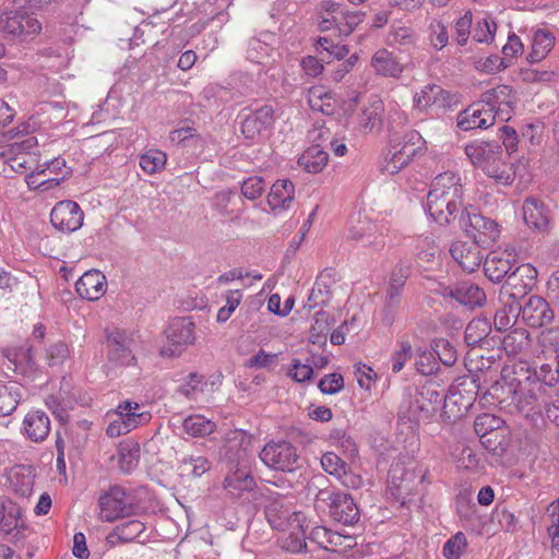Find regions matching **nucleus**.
<instances>
[{"label": "nucleus", "mask_w": 559, "mask_h": 559, "mask_svg": "<svg viewBox=\"0 0 559 559\" xmlns=\"http://www.w3.org/2000/svg\"><path fill=\"white\" fill-rule=\"evenodd\" d=\"M523 218L528 227L536 230L544 231L549 225V216L545 205L535 198H527L524 201Z\"/></svg>", "instance_id": "32"}, {"label": "nucleus", "mask_w": 559, "mask_h": 559, "mask_svg": "<svg viewBox=\"0 0 559 559\" xmlns=\"http://www.w3.org/2000/svg\"><path fill=\"white\" fill-rule=\"evenodd\" d=\"M463 186L457 174L445 171L438 175L427 195L426 211L440 225L455 218L462 206Z\"/></svg>", "instance_id": "1"}, {"label": "nucleus", "mask_w": 559, "mask_h": 559, "mask_svg": "<svg viewBox=\"0 0 559 559\" xmlns=\"http://www.w3.org/2000/svg\"><path fill=\"white\" fill-rule=\"evenodd\" d=\"M330 514L335 521L344 525H353L359 520L357 504L345 492H337L331 497Z\"/></svg>", "instance_id": "26"}, {"label": "nucleus", "mask_w": 559, "mask_h": 559, "mask_svg": "<svg viewBox=\"0 0 559 559\" xmlns=\"http://www.w3.org/2000/svg\"><path fill=\"white\" fill-rule=\"evenodd\" d=\"M39 174L47 178L50 187H58L62 181L68 179L72 174V168L67 165L64 158L56 157L51 160L38 165Z\"/></svg>", "instance_id": "34"}, {"label": "nucleus", "mask_w": 559, "mask_h": 559, "mask_svg": "<svg viewBox=\"0 0 559 559\" xmlns=\"http://www.w3.org/2000/svg\"><path fill=\"white\" fill-rule=\"evenodd\" d=\"M509 155L500 156L498 160L491 164L493 174H486L489 178L493 179L497 183L509 186L515 178L513 165L508 162Z\"/></svg>", "instance_id": "49"}, {"label": "nucleus", "mask_w": 559, "mask_h": 559, "mask_svg": "<svg viewBox=\"0 0 559 559\" xmlns=\"http://www.w3.org/2000/svg\"><path fill=\"white\" fill-rule=\"evenodd\" d=\"M265 515L272 527L283 532L286 528H300L306 522L304 513L292 511L289 507L278 500L266 506Z\"/></svg>", "instance_id": "13"}, {"label": "nucleus", "mask_w": 559, "mask_h": 559, "mask_svg": "<svg viewBox=\"0 0 559 559\" xmlns=\"http://www.w3.org/2000/svg\"><path fill=\"white\" fill-rule=\"evenodd\" d=\"M512 301L504 305L501 309L497 310L493 319L495 326L498 331H508L511 329L520 314L521 305L518 298H511Z\"/></svg>", "instance_id": "42"}, {"label": "nucleus", "mask_w": 559, "mask_h": 559, "mask_svg": "<svg viewBox=\"0 0 559 559\" xmlns=\"http://www.w3.org/2000/svg\"><path fill=\"white\" fill-rule=\"evenodd\" d=\"M21 400V388L14 382H0V417L12 414Z\"/></svg>", "instance_id": "39"}, {"label": "nucleus", "mask_w": 559, "mask_h": 559, "mask_svg": "<svg viewBox=\"0 0 559 559\" xmlns=\"http://www.w3.org/2000/svg\"><path fill=\"white\" fill-rule=\"evenodd\" d=\"M384 106L381 99L373 97L364 107L359 116V124L365 131H371L381 122Z\"/></svg>", "instance_id": "41"}, {"label": "nucleus", "mask_w": 559, "mask_h": 559, "mask_svg": "<svg viewBox=\"0 0 559 559\" xmlns=\"http://www.w3.org/2000/svg\"><path fill=\"white\" fill-rule=\"evenodd\" d=\"M348 238L374 250H380L384 247V238L379 226L367 216H359L357 222L350 225Z\"/></svg>", "instance_id": "16"}, {"label": "nucleus", "mask_w": 559, "mask_h": 559, "mask_svg": "<svg viewBox=\"0 0 559 559\" xmlns=\"http://www.w3.org/2000/svg\"><path fill=\"white\" fill-rule=\"evenodd\" d=\"M528 343V332L525 329H514L503 337L502 346L508 355L516 356L527 348Z\"/></svg>", "instance_id": "45"}, {"label": "nucleus", "mask_w": 559, "mask_h": 559, "mask_svg": "<svg viewBox=\"0 0 559 559\" xmlns=\"http://www.w3.org/2000/svg\"><path fill=\"white\" fill-rule=\"evenodd\" d=\"M255 487V481L246 464H234L224 479V488L234 496H240L243 491H250Z\"/></svg>", "instance_id": "27"}, {"label": "nucleus", "mask_w": 559, "mask_h": 559, "mask_svg": "<svg viewBox=\"0 0 559 559\" xmlns=\"http://www.w3.org/2000/svg\"><path fill=\"white\" fill-rule=\"evenodd\" d=\"M145 528L146 526L143 522L139 520H130L117 526L116 533L122 543H129L140 537Z\"/></svg>", "instance_id": "61"}, {"label": "nucleus", "mask_w": 559, "mask_h": 559, "mask_svg": "<svg viewBox=\"0 0 559 559\" xmlns=\"http://www.w3.org/2000/svg\"><path fill=\"white\" fill-rule=\"evenodd\" d=\"M465 154L472 164L484 174H493L491 164L500 156H507L503 147L497 142L474 141L465 146Z\"/></svg>", "instance_id": "10"}, {"label": "nucleus", "mask_w": 559, "mask_h": 559, "mask_svg": "<svg viewBox=\"0 0 559 559\" xmlns=\"http://www.w3.org/2000/svg\"><path fill=\"white\" fill-rule=\"evenodd\" d=\"M83 212L78 203L66 200L58 202L50 213L52 226L62 233H73L83 224Z\"/></svg>", "instance_id": "11"}, {"label": "nucleus", "mask_w": 559, "mask_h": 559, "mask_svg": "<svg viewBox=\"0 0 559 559\" xmlns=\"http://www.w3.org/2000/svg\"><path fill=\"white\" fill-rule=\"evenodd\" d=\"M23 435L32 442H43L50 432V419L41 409L29 411L22 427Z\"/></svg>", "instance_id": "24"}, {"label": "nucleus", "mask_w": 559, "mask_h": 559, "mask_svg": "<svg viewBox=\"0 0 559 559\" xmlns=\"http://www.w3.org/2000/svg\"><path fill=\"white\" fill-rule=\"evenodd\" d=\"M467 547V540L463 533L459 532L452 536L443 546V556L447 559H460Z\"/></svg>", "instance_id": "63"}, {"label": "nucleus", "mask_w": 559, "mask_h": 559, "mask_svg": "<svg viewBox=\"0 0 559 559\" xmlns=\"http://www.w3.org/2000/svg\"><path fill=\"white\" fill-rule=\"evenodd\" d=\"M115 416L116 418L109 423L106 429L107 435L111 438L126 435L151 418L147 412L141 411L140 404L131 401L120 403Z\"/></svg>", "instance_id": "6"}, {"label": "nucleus", "mask_w": 559, "mask_h": 559, "mask_svg": "<svg viewBox=\"0 0 559 559\" xmlns=\"http://www.w3.org/2000/svg\"><path fill=\"white\" fill-rule=\"evenodd\" d=\"M307 100L312 110L326 116L333 115L337 106V100L332 92L321 85L311 86L308 90Z\"/></svg>", "instance_id": "33"}, {"label": "nucleus", "mask_w": 559, "mask_h": 559, "mask_svg": "<svg viewBox=\"0 0 559 559\" xmlns=\"http://www.w3.org/2000/svg\"><path fill=\"white\" fill-rule=\"evenodd\" d=\"M251 444L250 437L242 430H231L226 433L224 444L221 450L224 456L231 465L246 464V456Z\"/></svg>", "instance_id": "19"}, {"label": "nucleus", "mask_w": 559, "mask_h": 559, "mask_svg": "<svg viewBox=\"0 0 559 559\" xmlns=\"http://www.w3.org/2000/svg\"><path fill=\"white\" fill-rule=\"evenodd\" d=\"M107 357L117 366H129L135 357L132 352V337L124 331L115 329L107 332Z\"/></svg>", "instance_id": "12"}, {"label": "nucleus", "mask_w": 559, "mask_h": 559, "mask_svg": "<svg viewBox=\"0 0 559 559\" xmlns=\"http://www.w3.org/2000/svg\"><path fill=\"white\" fill-rule=\"evenodd\" d=\"M99 509V516L103 521L114 522L120 518L132 515L135 506L124 488L111 486L100 496Z\"/></svg>", "instance_id": "7"}, {"label": "nucleus", "mask_w": 559, "mask_h": 559, "mask_svg": "<svg viewBox=\"0 0 559 559\" xmlns=\"http://www.w3.org/2000/svg\"><path fill=\"white\" fill-rule=\"evenodd\" d=\"M417 43L415 31L403 22H394L386 36V44L392 47H411Z\"/></svg>", "instance_id": "38"}, {"label": "nucleus", "mask_w": 559, "mask_h": 559, "mask_svg": "<svg viewBox=\"0 0 559 559\" xmlns=\"http://www.w3.org/2000/svg\"><path fill=\"white\" fill-rule=\"evenodd\" d=\"M140 445L139 443L127 440L118 448V466L123 473L132 472L139 464Z\"/></svg>", "instance_id": "40"}, {"label": "nucleus", "mask_w": 559, "mask_h": 559, "mask_svg": "<svg viewBox=\"0 0 559 559\" xmlns=\"http://www.w3.org/2000/svg\"><path fill=\"white\" fill-rule=\"evenodd\" d=\"M460 224L466 235L473 239L472 242L481 247L495 245L500 236L498 224L483 216L475 209H465L460 215Z\"/></svg>", "instance_id": "3"}, {"label": "nucleus", "mask_w": 559, "mask_h": 559, "mask_svg": "<svg viewBox=\"0 0 559 559\" xmlns=\"http://www.w3.org/2000/svg\"><path fill=\"white\" fill-rule=\"evenodd\" d=\"M215 423L202 415H191L182 423V428L191 437H205L215 429Z\"/></svg>", "instance_id": "44"}, {"label": "nucleus", "mask_w": 559, "mask_h": 559, "mask_svg": "<svg viewBox=\"0 0 559 559\" xmlns=\"http://www.w3.org/2000/svg\"><path fill=\"white\" fill-rule=\"evenodd\" d=\"M242 292L240 289H229L225 294L226 305L218 309L216 321L225 323L233 316L242 300Z\"/></svg>", "instance_id": "57"}, {"label": "nucleus", "mask_w": 559, "mask_h": 559, "mask_svg": "<svg viewBox=\"0 0 559 559\" xmlns=\"http://www.w3.org/2000/svg\"><path fill=\"white\" fill-rule=\"evenodd\" d=\"M273 122L274 109L270 105H264L243 119L241 132L246 139L254 140L269 130Z\"/></svg>", "instance_id": "21"}, {"label": "nucleus", "mask_w": 559, "mask_h": 559, "mask_svg": "<svg viewBox=\"0 0 559 559\" xmlns=\"http://www.w3.org/2000/svg\"><path fill=\"white\" fill-rule=\"evenodd\" d=\"M428 39L430 45L442 50L449 43V34L447 26L438 19H432L428 25Z\"/></svg>", "instance_id": "56"}, {"label": "nucleus", "mask_w": 559, "mask_h": 559, "mask_svg": "<svg viewBox=\"0 0 559 559\" xmlns=\"http://www.w3.org/2000/svg\"><path fill=\"white\" fill-rule=\"evenodd\" d=\"M295 197V186L288 179L275 181L267 194V204L272 211L287 210L290 207Z\"/></svg>", "instance_id": "30"}, {"label": "nucleus", "mask_w": 559, "mask_h": 559, "mask_svg": "<svg viewBox=\"0 0 559 559\" xmlns=\"http://www.w3.org/2000/svg\"><path fill=\"white\" fill-rule=\"evenodd\" d=\"M523 378L524 376L514 374L513 378L506 381L502 390L510 394V405H514L516 409L528 415L531 411L539 409V399L545 391H537L534 384H523Z\"/></svg>", "instance_id": "8"}, {"label": "nucleus", "mask_w": 559, "mask_h": 559, "mask_svg": "<svg viewBox=\"0 0 559 559\" xmlns=\"http://www.w3.org/2000/svg\"><path fill=\"white\" fill-rule=\"evenodd\" d=\"M555 45L554 34L546 28H538L534 32L532 50L527 56L531 63L539 62L546 58Z\"/></svg>", "instance_id": "35"}, {"label": "nucleus", "mask_w": 559, "mask_h": 559, "mask_svg": "<svg viewBox=\"0 0 559 559\" xmlns=\"http://www.w3.org/2000/svg\"><path fill=\"white\" fill-rule=\"evenodd\" d=\"M490 325L484 319L472 320L465 330V340L468 345H476L481 342L489 333Z\"/></svg>", "instance_id": "60"}, {"label": "nucleus", "mask_w": 559, "mask_h": 559, "mask_svg": "<svg viewBox=\"0 0 559 559\" xmlns=\"http://www.w3.org/2000/svg\"><path fill=\"white\" fill-rule=\"evenodd\" d=\"M413 356V346L408 340H400L396 344V349L393 352L391 356L392 361V371L394 373L400 372L405 364Z\"/></svg>", "instance_id": "59"}, {"label": "nucleus", "mask_w": 559, "mask_h": 559, "mask_svg": "<svg viewBox=\"0 0 559 559\" xmlns=\"http://www.w3.org/2000/svg\"><path fill=\"white\" fill-rule=\"evenodd\" d=\"M287 377H289L296 383L309 382L313 377L312 365L309 360L302 362L298 358H293L290 366L287 369Z\"/></svg>", "instance_id": "58"}, {"label": "nucleus", "mask_w": 559, "mask_h": 559, "mask_svg": "<svg viewBox=\"0 0 559 559\" xmlns=\"http://www.w3.org/2000/svg\"><path fill=\"white\" fill-rule=\"evenodd\" d=\"M495 114L490 107H485L481 100L469 106L457 116V127L463 131L487 129L495 123Z\"/></svg>", "instance_id": "18"}, {"label": "nucleus", "mask_w": 559, "mask_h": 559, "mask_svg": "<svg viewBox=\"0 0 559 559\" xmlns=\"http://www.w3.org/2000/svg\"><path fill=\"white\" fill-rule=\"evenodd\" d=\"M23 11L24 10H15L8 11L1 14L0 17V29L13 37L21 36V22H23Z\"/></svg>", "instance_id": "55"}, {"label": "nucleus", "mask_w": 559, "mask_h": 559, "mask_svg": "<svg viewBox=\"0 0 559 559\" xmlns=\"http://www.w3.org/2000/svg\"><path fill=\"white\" fill-rule=\"evenodd\" d=\"M513 374L524 376L523 384H534L537 391H545V386H551L559 380V361L550 360L535 368L524 364L515 365Z\"/></svg>", "instance_id": "9"}, {"label": "nucleus", "mask_w": 559, "mask_h": 559, "mask_svg": "<svg viewBox=\"0 0 559 559\" xmlns=\"http://www.w3.org/2000/svg\"><path fill=\"white\" fill-rule=\"evenodd\" d=\"M75 290L80 297L88 301H96L107 290L106 276L98 270L86 271L75 283Z\"/></svg>", "instance_id": "22"}, {"label": "nucleus", "mask_w": 559, "mask_h": 559, "mask_svg": "<svg viewBox=\"0 0 559 559\" xmlns=\"http://www.w3.org/2000/svg\"><path fill=\"white\" fill-rule=\"evenodd\" d=\"M179 468L183 475L201 477L210 471L211 462L202 455H189L181 460Z\"/></svg>", "instance_id": "48"}, {"label": "nucleus", "mask_w": 559, "mask_h": 559, "mask_svg": "<svg viewBox=\"0 0 559 559\" xmlns=\"http://www.w3.org/2000/svg\"><path fill=\"white\" fill-rule=\"evenodd\" d=\"M440 293L471 308L480 307L486 300L484 290L471 282H461L454 286H444L441 288Z\"/></svg>", "instance_id": "23"}, {"label": "nucleus", "mask_w": 559, "mask_h": 559, "mask_svg": "<svg viewBox=\"0 0 559 559\" xmlns=\"http://www.w3.org/2000/svg\"><path fill=\"white\" fill-rule=\"evenodd\" d=\"M523 320L533 328H539L550 323L554 319V312L550 306L540 296H530L524 306H521Z\"/></svg>", "instance_id": "20"}, {"label": "nucleus", "mask_w": 559, "mask_h": 559, "mask_svg": "<svg viewBox=\"0 0 559 559\" xmlns=\"http://www.w3.org/2000/svg\"><path fill=\"white\" fill-rule=\"evenodd\" d=\"M415 251L419 261L432 263L440 250L432 236H420L416 239Z\"/></svg>", "instance_id": "52"}, {"label": "nucleus", "mask_w": 559, "mask_h": 559, "mask_svg": "<svg viewBox=\"0 0 559 559\" xmlns=\"http://www.w3.org/2000/svg\"><path fill=\"white\" fill-rule=\"evenodd\" d=\"M276 37L273 33H262L259 37H253L248 43L247 59L253 63L271 67L275 62V56L278 53L274 49Z\"/></svg>", "instance_id": "14"}, {"label": "nucleus", "mask_w": 559, "mask_h": 559, "mask_svg": "<svg viewBox=\"0 0 559 559\" xmlns=\"http://www.w3.org/2000/svg\"><path fill=\"white\" fill-rule=\"evenodd\" d=\"M329 160L328 153L319 144L308 147L298 158V164L305 170L311 174H318L323 170Z\"/></svg>", "instance_id": "37"}, {"label": "nucleus", "mask_w": 559, "mask_h": 559, "mask_svg": "<svg viewBox=\"0 0 559 559\" xmlns=\"http://www.w3.org/2000/svg\"><path fill=\"white\" fill-rule=\"evenodd\" d=\"M3 520L0 521V530L9 534L22 525V509L11 500H3Z\"/></svg>", "instance_id": "50"}, {"label": "nucleus", "mask_w": 559, "mask_h": 559, "mask_svg": "<svg viewBox=\"0 0 559 559\" xmlns=\"http://www.w3.org/2000/svg\"><path fill=\"white\" fill-rule=\"evenodd\" d=\"M537 277L536 269L531 264L518 265L506 280L503 290L509 298H520L527 294L534 286Z\"/></svg>", "instance_id": "15"}, {"label": "nucleus", "mask_w": 559, "mask_h": 559, "mask_svg": "<svg viewBox=\"0 0 559 559\" xmlns=\"http://www.w3.org/2000/svg\"><path fill=\"white\" fill-rule=\"evenodd\" d=\"M420 142L421 135L417 131H411L401 140L393 141L391 145L411 162L420 150Z\"/></svg>", "instance_id": "47"}, {"label": "nucleus", "mask_w": 559, "mask_h": 559, "mask_svg": "<svg viewBox=\"0 0 559 559\" xmlns=\"http://www.w3.org/2000/svg\"><path fill=\"white\" fill-rule=\"evenodd\" d=\"M167 160V156L159 150H148L140 156V167L148 175L160 171Z\"/></svg>", "instance_id": "51"}, {"label": "nucleus", "mask_w": 559, "mask_h": 559, "mask_svg": "<svg viewBox=\"0 0 559 559\" xmlns=\"http://www.w3.org/2000/svg\"><path fill=\"white\" fill-rule=\"evenodd\" d=\"M432 350L444 366H453L457 359L455 347L445 338L435 340Z\"/></svg>", "instance_id": "62"}, {"label": "nucleus", "mask_w": 559, "mask_h": 559, "mask_svg": "<svg viewBox=\"0 0 559 559\" xmlns=\"http://www.w3.org/2000/svg\"><path fill=\"white\" fill-rule=\"evenodd\" d=\"M548 514L551 519V524L548 526V535L551 538V546L554 551L559 555V501H552L547 508Z\"/></svg>", "instance_id": "64"}, {"label": "nucleus", "mask_w": 559, "mask_h": 559, "mask_svg": "<svg viewBox=\"0 0 559 559\" xmlns=\"http://www.w3.org/2000/svg\"><path fill=\"white\" fill-rule=\"evenodd\" d=\"M194 322L189 318L173 319L165 331L168 344L160 349L162 356H179L195 342Z\"/></svg>", "instance_id": "5"}, {"label": "nucleus", "mask_w": 559, "mask_h": 559, "mask_svg": "<svg viewBox=\"0 0 559 559\" xmlns=\"http://www.w3.org/2000/svg\"><path fill=\"white\" fill-rule=\"evenodd\" d=\"M479 247L480 246L474 242L455 241L452 243L450 252L462 270L472 273L476 271L483 262V254Z\"/></svg>", "instance_id": "25"}, {"label": "nucleus", "mask_w": 559, "mask_h": 559, "mask_svg": "<svg viewBox=\"0 0 559 559\" xmlns=\"http://www.w3.org/2000/svg\"><path fill=\"white\" fill-rule=\"evenodd\" d=\"M497 28L496 21L489 15H484L476 20L473 26L472 37L477 43L490 45L495 40Z\"/></svg>", "instance_id": "43"}, {"label": "nucleus", "mask_w": 559, "mask_h": 559, "mask_svg": "<svg viewBox=\"0 0 559 559\" xmlns=\"http://www.w3.org/2000/svg\"><path fill=\"white\" fill-rule=\"evenodd\" d=\"M288 536L283 539L282 547L293 554H299L308 549L305 540V524L300 528H286Z\"/></svg>", "instance_id": "54"}, {"label": "nucleus", "mask_w": 559, "mask_h": 559, "mask_svg": "<svg viewBox=\"0 0 559 559\" xmlns=\"http://www.w3.org/2000/svg\"><path fill=\"white\" fill-rule=\"evenodd\" d=\"M480 100L485 107L492 109L495 117L499 116L502 120H508L514 104V95L510 86L499 85L484 92Z\"/></svg>", "instance_id": "17"}, {"label": "nucleus", "mask_w": 559, "mask_h": 559, "mask_svg": "<svg viewBox=\"0 0 559 559\" xmlns=\"http://www.w3.org/2000/svg\"><path fill=\"white\" fill-rule=\"evenodd\" d=\"M447 92L437 84H427L413 97L414 107L426 111L433 107H443L447 99Z\"/></svg>", "instance_id": "31"}, {"label": "nucleus", "mask_w": 559, "mask_h": 559, "mask_svg": "<svg viewBox=\"0 0 559 559\" xmlns=\"http://www.w3.org/2000/svg\"><path fill=\"white\" fill-rule=\"evenodd\" d=\"M512 255L508 252L493 251L484 261L486 276L493 283L501 282L512 272Z\"/></svg>", "instance_id": "29"}, {"label": "nucleus", "mask_w": 559, "mask_h": 559, "mask_svg": "<svg viewBox=\"0 0 559 559\" xmlns=\"http://www.w3.org/2000/svg\"><path fill=\"white\" fill-rule=\"evenodd\" d=\"M262 463L270 469L292 473L298 467L297 448L286 440H271L259 453Z\"/></svg>", "instance_id": "4"}, {"label": "nucleus", "mask_w": 559, "mask_h": 559, "mask_svg": "<svg viewBox=\"0 0 559 559\" xmlns=\"http://www.w3.org/2000/svg\"><path fill=\"white\" fill-rule=\"evenodd\" d=\"M370 66L376 74L384 78L399 79L404 72V66L392 51L384 48L373 53Z\"/></svg>", "instance_id": "28"}, {"label": "nucleus", "mask_w": 559, "mask_h": 559, "mask_svg": "<svg viewBox=\"0 0 559 559\" xmlns=\"http://www.w3.org/2000/svg\"><path fill=\"white\" fill-rule=\"evenodd\" d=\"M13 490L22 497H28L33 492L35 476L29 466L21 465L11 469L9 476Z\"/></svg>", "instance_id": "36"}, {"label": "nucleus", "mask_w": 559, "mask_h": 559, "mask_svg": "<svg viewBox=\"0 0 559 559\" xmlns=\"http://www.w3.org/2000/svg\"><path fill=\"white\" fill-rule=\"evenodd\" d=\"M365 13L349 11L344 5L323 0L316 5L313 20L319 31H335L340 36H349L364 22Z\"/></svg>", "instance_id": "2"}, {"label": "nucleus", "mask_w": 559, "mask_h": 559, "mask_svg": "<svg viewBox=\"0 0 559 559\" xmlns=\"http://www.w3.org/2000/svg\"><path fill=\"white\" fill-rule=\"evenodd\" d=\"M540 354L547 360L559 361V329H550L539 337Z\"/></svg>", "instance_id": "46"}, {"label": "nucleus", "mask_w": 559, "mask_h": 559, "mask_svg": "<svg viewBox=\"0 0 559 559\" xmlns=\"http://www.w3.org/2000/svg\"><path fill=\"white\" fill-rule=\"evenodd\" d=\"M442 401L443 394L432 386H423L416 399L419 411L426 413L435 412Z\"/></svg>", "instance_id": "53"}]
</instances>
